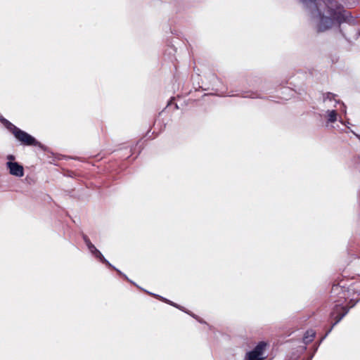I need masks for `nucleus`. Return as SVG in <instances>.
Listing matches in <instances>:
<instances>
[{
    "mask_svg": "<svg viewBox=\"0 0 360 360\" xmlns=\"http://www.w3.org/2000/svg\"><path fill=\"white\" fill-rule=\"evenodd\" d=\"M6 166L11 175L22 177L24 176V169L22 165L16 162H8Z\"/></svg>",
    "mask_w": 360,
    "mask_h": 360,
    "instance_id": "6",
    "label": "nucleus"
},
{
    "mask_svg": "<svg viewBox=\"0 0 360 360\" xmlns=\"http://www.w3.org/2000/svg\"><path fill=\"white\" fill-rule=\"evenodd\" d=\"M326 11L339 26L344 22L349 25L355 22V18L352 13L346 10L343 5L336 0H328Z\"/></svg>",
    "mask_w": 360,
    "mask_h": 360,
    "instance_id": "2",
    "label": "nucleus"
},
{
    "mask_svg": "<svg viewBox=\"0 0 360 360\" xmlns=\"http://www.w3.org/2000/svg\"><path fill=\"white\" fill-rule=\"evenodd\" d=\"M84 240H85V241H86V245H87L89 248H90V243H89V240H88L87 238H86V237H84Z\"/></svg>",
    "mask_w": 360,
    "mask_h": 360,
    "instance_id": "12",
    "label": "nucleus"
},
{
    "mask_svg": "<svg viewBox=\"0 0 360 360\" xmlns=\"http://www.w3.org/2000/svg\"><path fill=\"white\" fill-rule=\"evenodd\" d=\"M331 294L337 295L338 299L335 300L336 304L330 314V318L333 321V323L330 328L326 333V335L329 333L333 328L348 313L349 309L355 305V302H353L349 307L344 305L345 302L350 296L349 290L345 287L339 285H333L331 289Z\"/></svg>",
    "mask_w": 360,
    "mask_h": 360,
    "instance_id": "1",
    "label": "nucleus"
},
{
    "mask_svg": "<svg viewBox=\"0 0 360 360\" xmlns=\"http://www.w3.org/2000/svg\"><path fill=\"white\" fill-rule=\"evenodd\" d=\"M91 254L98 258L102 263L105 264L109 266H111L108 261L105 259L103 255L96 249V248L93 244H91Z\"/></svg>",
    "mask_w": 360,
    "mask_h": 360,
    "instance_id": "7",
    "label": "nucleus"
},
{
    "mask_svg": "<svg viewBox=\"0 0 360 360\" xmlns=\"http://www.w3.org/2000/svg\"><path fill=\"white\" fill-rule=\"evenodd\" d=\"M328 121L330 122H334L337 119V112L335 110L328 111Z\"/></svg>",
    "mask_w": 360,
    "mask_h": 360,
    "instance_id": "10",
    "label": "nucleus"
},
{
    "mask_svg": "<svg viewBox=\"0 0 360 360\" xmlns=\"http://www.w3.org/2000/svg\"><path fill=\"white\" fill-rule=\"evenodd\" d=\"M7 159L9 160L8 162H13L15 160V157L13 155H9L7 156Z\"/></svg>",
    "mask_w": 360,
    "mask_h": 360,
    "instance_id": "11",
    "label": "nucleus"
},
{
    "mask_svg": "<svg viewBox=\"0 0 360 360\" xmlns=\"http://www.w3.org/2000/svg\"><path fill=\"white\" fill-rule=\"evenodd\" d=\"M266 347V342H259L257 345L252 351L246 354L245 360H264V357L263 356V355Z\"/></svg>",
    "mask_w": 360,
    "mask_h": 360,
    "instance_id": "4",
    "label": "nucleus"
},
{
    "mask_svg": "<svg viewBox=\"0 0 360 360\" xmlns=\"http://www.w3.org/2000/svg\"><path fill=\"white\" fill-rule=\"evenodd\" d=\"M335 23V21L330 16L320 14V20L318 25L319 32H324L330 29Z\"/></svg>",
    "mask_w": 360,
    "mask_h": 360,
    "instance_id": "5",
    "label": "nucleus"
},
{
    "mask_svg": "<svg viewBox=\"0 0 360 360\" xmlns=\"http://www.w3.org/2000/svg\"><path fill=\"white\" fill-rule=\"evenodd\" d=\"M9 124L11 125V130L15 137L22 144L27 146H37L38 144L37 141L31 135L18 129L11 123H9Z\"/></svg>",
    "mask_w": 360,
    "mask_h": 360,
    "instance_id": "3",
    "label": "nucleus"
},
{
    "mask_svg": "<svg viewBox=\"0 0 360 360\" xmlns=\"http://www.w3.org/2000/svg\"><path fill=\"white\" fill-rule=\"evenodd\" d=\"M158 297H159V300H161V301H162V302H165V303H167V304H168L169 305H172V306H173V307H176V308H177V309H179L181 310V311H185V310L184 309L183 307L179 305V304H176V303H174V302H172L170 300H167V299H165L164 297H162L160 296H158Z\"/></svg>",
    "mask_w": 360,
    "mask_h": 360,
    "instance_id": "9",
    "label": "nucleus"
},
{
    "mask_svg": "<svg viewBox=\"0 0 360 360\" xmlns=\"http://www.w3.org/2000/svg\"><path fill=\"white\" fill-rule=\"evenodd\" d=\"M172 100H173V98H172V99L170 100V101L168 103V105H170V104L172 103Z\"/></svg>",
    "mask_w": 360,
    "mask_h": 360,
    "instance_id": "13",
    "label": "nucleus"
},
{
    "mask_svg": "<svg viewBox=\"0 0 360 360\" xmlns=\"http://www.w3.org/2000/svg\"><path fill=\"white\" fill-rule=\"evenodd\" d=\"M316 335V332L314 330H308L306 331L303 336V342L304 344L308 345L311 343Z\"/></svg>",
    "mask_w": 360,
    "mask_h": 360,
    "instance_id": "8",
    "label": "nucleus"
}]
</instances>
